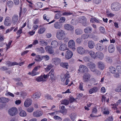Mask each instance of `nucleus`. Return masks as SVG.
<instances>
[{
  "mask_svg": "<svg viewBox=\"0 0 121 121\" xmlns=\"http://www.w3.org/2000/svg\"><path fill=\"white\" fill-rule=\"evenodd\" d=\"M87 66L90 69L91 71L95 74H99L100 71L95 68L96 65L95 64L92 62L88 63L87 64Z\"/></svg>",
  "mask_w": 121,
  "mask_h": 121,
  "instance_id": "obj_1",
  "label": "nucleus"
},
{
  "mask_svg": "<svg viewBox=\"0 0 121 121\" xmlns=\"http://www.w3.org/2000/svg\"><path fill=\"white\" fill-rule=\"evenodd\" d=\"M57 38L59 39L62 40L65 39V36L64 31L61 29L57 30L56 34Z\"/></svg>",
  "mask_w": 121,
  "mask_h": 121,
  "instance_id": "obj_2",
  "label": "nucleus"
},
{
  "mask_svg": "<svg viewBox=\"0 0 121 121\" xmlns=\"http://www.w3.org/2000/svg\"><path fill=\"white\" fill-rule=\"evenodd\" d=\"M121 7V5L117 2L113 3L111 4V6L112 10L115 11L119 10Z\"/></svg>",
  "mask_w": 121,
  "mask_h": 121,
  "instance_id": "obj_3",
  "label": "nucleus"
},
{
  "mask_svg": "<svg viewBox=\"0 0 121 121\" xmlns=\"http://www.w3.org/2000/svg\"><path fill=\"white\" fill-rule=\"evenodd\" d=\"M17 112V109L15 107H12L8 110L9 114L12 116H14L16 115Z\"/></svg>",
  "mask_w": 121,
  "mask_h": 121,
  "instance_id": "obj_4",
  "label": "nucleus"
},
{
  "mask_svg": "<svg viewBox=\"0 0 121 121\" xmlns=\"http://www.w3.org/2000/svg\"><path fill=\"white\" fill-rule=\"evenodd\" d=\"M68 46L70 48L74 50L75 49L74 48L75 43L74 41L73 40H70L68 43Z\"/></svg>",
  "mask_w": 121,
  "mask_h": 121,
  "instance_id": "obj_5",
  "label": "nucleus"
},
{
  "mask_svg": "<svg viewBox=\"0 0 121 121\" xmlns=\"http://www.w3.org/2000/svg\"><path fill=\"white\" fill-rule=\"evenodd\" d=\"M79 71L81 72H89V70L86 66L83 65H81L79 67Z\"/></svg>",
  "mask_w": 121,
  "mask_h": 121,
  "instance_id": "obj_6",
  "label": "nucleus"
},
{
  "mask_svg": "<svg viewBox=\"0 0 121 121\" xmlns=\"http://www.w3.org/2000/svg\"><path fill=\"white\" fill-rule=\"evenodd\" d=\"M91 75L89 73H85L83 76L82 79L84 82H87L88 81Z\"/></svg>",
  "mask_w": 121,
  "mask_h": 121,
  "instance_id": "obj_7",
  "label": "nucleus"
},
{
  "mask_svg": "<svg viewBox=\"0 0 121 121\" xmlns=\"http://www.w3.org/2000/svg\"><path fill=\"white\" fill-rule=\"evenodd\" d=\"M73 55V52L70 50H68L65 53V57L66 59H69L71 58Z\"/></svg>",
  "mask_w": 121,
  "mask_h": 121,
  "instance_id": "obj_8",
  "label": "nucleus"
},
{
  "mask_svg": "<svg viewBox=\"0 0 121 121\" xmlns=\"http://www.w3.org/2000/svg\"><path fill=\"white\" fill-rule=\"evenodd\" d=\"M40 67L39 65L36 66L35 68L31 72H29L28 73V74L31 75L32 76H35L38 74L36 72L37 71L38 69H39Z\"/></svg>",
  "mask_w": 121,
  "mask_h": 121,
  "instance_id": "obj_9",
  "label": "nucleus"
},
{
  "mask_svg": "<svg viewBox=\"0 0 121 121\" xmlns=\"http://www.w3.org/2000/svg\"><path fill=\"white\" fill-rule=\"evenodd\" d=\"M61 60L59 58L55 57L52 59V64L56 65H58L60 63Z\"/></svg>",
  "mask_w": 121,
  "mask_h": 121,
  "instance_id": "obj_10",
  "label": "nucleus"
},
{
  "mask_svg": "<svg viewBox=\"0 0 121 121\" xmlns=\"http://www.w3.org/2000/svg\"><path fill=\"white\" fill-rule=\"evenodd\" d=\"M77 51L78 54L81 55L84 54L85 52L84 48L81 46H79L77 47Z\"/></svg>",
  "mask_w": 121,
  "mask_h": 121,
  "instance_id": "obj_11",
  "label": "nucleus"
},
{
  "mask_svg": "<svg viewBox=\"0 0 121 121\" xmlns=\"http://www.w3.org/2000/svg\"><path fill=\"white\" fill-rule=\"evenodd\" d=\"M43 113L41 111H37L33 112V115L35 117H39L41 116Z\"/></svg>",
  "mask_w": 121,
  "mask_h": 121,
  "instance_id": "obj_12",
  "label": "nucleus"
},
{
  "mask_svg": "<svg viewBox=\"0 0 121 121\" xmlns=\"http://www.w3.org/2000/svg\"><path fill=\"white\" fill-rule=\"evenodd\" d=\"M45 49L49 53L52 54L54 52L52 48L49 46H47L45 47Z\"/></svg>",
  "mask_w": 121,
  "mask_h": 121,
  "instance_id": "obj_13",
  "label": "nucleus"
},
{
  "mask_svg": "<svg viewBox=\"0 0 121 121\" xmlns=\"http://www.w3.org/2000/svg\"><path fill=\"white\" fill-rule=\"evenodd\" d=\"M32 103L31 100L30 99H26L24 103V105L25 107H27L30 105Z\"/></svg>",
  "mask_w": 121,
  "mask_h": 121,
  "instance_id": "obj_14",
  "label": "nucleus"
},
{
  "mask_svg": "<svg viewBox=\"0 0 121 121\" xmlns=\"http://www.w3.org/2000/svg\"><path fill=\"white\" fill-rule=\"evenodd\" d=\"M98 68L101 70H103L104 69L105 65L104 63L101 61H99L98 63Z\"/></svg>",
  "mask_w": 121,
  "mask_h": 121,
  "instance_id": "obj_15",
  "label": "nucleus"
},
{
  "mask_svg": "<svg viewBox=\"0 0 121 121\" xmlns=\"http://www.w3.org/2000/svg\"><path fill=\"white\" fill-rule=\"evenodd\" d=\"M92 27L90 26H88L86 27L84 29V31L86 34L91 33L92 31Z\"/></svg>",
  "mask_w": 121,
  "mask_h": 121,
  "instance_id": "obj_16",
  "label": "nucleus"
},
{
  "mask_svg": "<svg viewBox=\"0 0 121 121\" xmlns=\"http://www.w3.org/2000/svg\"><path fill=\"white\" fill-rule=\"evenodd\" d=\"M81 22H80V23L82 22L83 23V25L84 26H87L86 24V18L84 16H81L80 18Z\"/></svg>",
  "mask_w": 121,
  "mask_h": 121,
  "instance_id": "obj_17",
  "label": "nucleus"
},
{
  "mask_svg": "<svg viewBox=\"0 0 121 121\" xmlns=\"http://www.w3.org/2000/svg\"><path fill=\"white\" fill-rule=\"evenodd\" d=\"M96 49L99 51L103 50L104 48V46L100 43H98L95 46Z\"/></svg>",
  "mask_w": 121,
  "mask_h": 121,
  "instance_id": "obj_18",
  "label": "nucleus"
},
{
  "mask_svg": "<svg viewBox=\"0 0 121 121\" xmlns=\"http://www.w3.org/2000/svg\"><path fill=\"white\" fill-rule=\"evenodd\" d=\"M64 27L65 29L67 30H72L73 29V26L69 24H66L64 25Z\"/></svg>",
  "mask_w": 121,
  "mask_h": 121,
  "instance_id": "obj_19",
  "label": "nucleus"
},
{
  "mask_svg": "<svg viewBox=\"0 0 121 121\" xmlns=\"http://www.w3.org/2000/svg\"><path fill=\"white\" fill-rule=\"evenodd\" d=\"M18 18V16L17 15H14L13 16L12 20L13 24L15 25L17 23Z\"/></svg>",
  "mask_w": 121,
  "mask_h": 121,
  "instance_id": "obj_20",
  "label": "nucleus"
},
{
  "mask_svg": "<svg viewBox=\"0 0 121 121\" xmlns=\"http://www.w3.org/2000/svg\"><path fill=\"white\" fill-rule=\"evenodd\" d=\"M88 46L90 49L93 48L95 46V44L94 42L92 41H89L88 43Z\"/></svg>",
  "mask_w": 121,
  "mask_h": 121,
  "instance_id": "obj_21",
  "label": "nucleus"
},
{
  "mask_svg": "<svg viewBox=\"0 0 121 121\" xmlns=\"http://www.w3.org/2000/svg\"><path fill=\"white\" fill-rule=\"evenodd\" d=\"M104 54L101 52H99L96 53V58L97 57L100 59H102L104 57Z\"/></svg>",
  "mask_w": 121,
  "mask_h": 121,
  "instance_id": "obj_22",
  "label": "nucleus"
},
{
  "mask_svg": "<svg viewBox=\"0 0 121 121\" xmlns=\"http://www.w3.org/2000/svg\"><path fill=\"white\" fill-rule=\"evenodd\" d=\"M10 19L9 17H7L5 19L4 22V25L7 26L10 25Z\"/></svg>",
  "mask_w": 121,
  "mask_h": 121,
  "instance_id": "obj_23",
  "label": "nucleus"
},
{
  "mask_svg": "<svg viewBox=\"0 0 121 121\" xmlns=\"http://www.w3.org/2000/svg\"><path fill=\"white\" fill-rule=\"evenodd\" d=\"M108 50L110 53L113 52L115 50V48L113 45L112 44L110 45L108 47Z\"/></svg>",
  "mask_w": 121,
  "mask_h": 121,
  "instance_id": "obj_24",
  "label": "nucleus"
},
{
  "mask_svg": "<svg viewBox=\"0 0 121 121\" xmlns=\"http://www.w3.org/2000/svg\"><path fill=\"white\" fill-rule=\"evenodd\" d=\"M97 111V110L96 108H93L92 109V113L91 114L90 116L91 117H98L99 116H95L94 115V114H96Z\"/></svg>",
  "mask_w": 121,
  "mask_h": 121,
  "instance_id": "obj_25",
  "label": "nucleus"
},
{
  "mask_svg": "<svg viewBox=\"0 0 121 121\" xmlns=\"http://www.w3.org/2000/svg\"><path fill=\"white\" fill-rule=\"evenodd\" d=\"M41 94L40 92H37L32 95V98L34 99H38L40 97Z\"/></svg>",
  "mask_w": 121,
  "mask_h": 121,
  "instance_id": "obj_26",
  "label": "nucleus"
},
{
  "mask_svg": "<svg viewBox=\"0 0 121 121\" xmlns=\"http://www.w3.org/2000/svg\"><path fill=\"white\" fill-rule=\"evenodd\" d=\"M70 77V76L69 74L66 73L64 75L63 78H62V77H61V81L62 82H64L65 79H68Z\"/></svg>",
  "mask_w": 121,
  "mask_h": 121,
  "instance_id": "obj_27",
  "label": "nucleus"
},
{
  "mask_svg": "<svg viewBox=\"0 0 121 121\" xmlns=\"http://www.w3.org/2000/svg\"><path fill=\"white\" fill-rule=\"evenodd\" d=\"M60 65L61 67L66 69L68 68L69 66L68 63L67 62L60 63Z\"/></svg>",
  "mask_w": 121,
  "mask_h": 121,
  "instance_id": "obj_28",
  "label": "nucleus"
},
{
  "mask_svg": "<svg viewBox=\"0 0 121 121\" xmlns=\"http://www.w3.org/2000/svg\"><path fill=\"white\" fill-rule=\"evenodd\" d=\"M9 99L4 97H2L0 98V102L1 103H6L8 102Z\"/></svg>",
  "mask_w": 121,
  "mask_h": 121,
  "instance_id": "obj_29",
  "label": "nucleus"
},
{
  "mask_svg": "<svg viewBox=\"0 0 121 121\" xmlns=\"http://www.w3.org/2000/svg\"><path fill=\"white\" fill-rule=\"evenodd\" d=\"M88 53L92 58L95 59L96 58V54L92 51H91L88 52Z\"/></svg>",
  "mask_w": 121,
  "mask_h": 121,
  "instance_id": "obj_30",
  "label": "nucleus"
},
{
  "mask_svg": "<svg viewBox=\"0 0 121 121\" xmlns=\"http://www.w3.org/2000/svg\"><path fill=\"white\" fill-rule=\"evenodd\" d=\"M109 69L110 72L112 74L115 73L116 71L115 68L112 66L110 67L109 68Z\"/></svg>",
  "mask_w": 121,
  "mask_h": 121,
  "instance_id": "obj_31",
  "label": "nucleus"
},
{
  "mask_svg": "<svg viewBox=\"0 0 121 121\" xmlns=\"http://www.w3.org/2000/svg\"><path fill=\"white\" fill-rule=\"evenodd\" d=\"M59 49L61 51H64L65 50H67L66 45L64 44H62L60 46Z\"/></svg>",
  "mask_w": 121,
  "mask_h": 121,
  "instance_id": "obj_32",
  "label": "nucleus"
},
{
  "mask_svg": "<svg viewBox=\"0 0 121 121\" xmlns=\"http://www.w3.org/2000/svg\"><path fill=\"white\" fill-rule=\"evenodd\" d=\"M58 44V43L56 41H53L51 43V47L53 48H55L57 46Z\"/></svg>",
  "mask_w": 121,
  "mask_h": 121,
  "instance_id": "obj_33",
  "label": "nucleus"
},
{
  "mask_svg": "<svg viewBox=\"0 0 121 121\" xmlns=\"http://www.w3.org/2000/svg\"><path fill=\"white\" fill-rule=\"evenodd\" d=\"M61 104H64L67 105L69 104V101L66 99H62L60 101Z\"/></svg>",
  "mask_w": 121,
  "mask_h": 121,
  "instance_id": "obj_34",
  "label": "nucleus"
},
{
  "mask_svg": "<svg viewBox=\"0 0 121 121\" xmlns=\"http://www.w3.org/2000/svg\"><path fill=\"white\" fill-rule=\"evenodd\" d=\"M39 43L42 46H46L48 44L46 41L43 40H40L39 41Z\"/></svg>",
  "mask_w": 121,
  "mask_h": 121,
  "instance_id": "obj_35",
  "label": "nucleus"
},
{
  "mask_svg": "<svg viewBox=\"0 0 121 121\" xmlns=\"http://www.w3.org/2000/svg\"><path fill=\"white\" fill-rule=\"evenodd\" d=\"M76 116V114L74 113H72L70 115V117L72 121H74L75 120Z\"/></svg>",
  "mask_w": 121,
  "mask_h": 121,
  "instance_id": "obj_36",
  "label": "nucleus"
},
{
  "mask_svg": "<svg viewBox=\"0 0 121 121\" xmlns=\"http://www.w3.org/2000/svg\"><path fill=\"white\" fill-rule=\"evenodd\" d=\"M42 59V56L41 57L39 55H37L36 56L35 60L38 62H39L41 61Z\"/></svg>",
  "mask_w": 121,
  "mask_h": 121,
  "instance_id": "obj_37",
  "label": "nucleus"
},
{
  "mask_svg": "<svg viewBox=\"0 0 121 121\" xmlns=\"http://www.w3.org/2000/svg\"><path fill=\"white\" fill-rule=\"evenodd\" d=\"M45 30L46 29L45 27H41L38 30V33L39 34H42L44 33Z\"/></svg>",
  "mask_w": 121,
  "mask_h": 121,
  "instance_id": "obj_38",
  "label": "nucleus"
},
{
  "mask_svg": "<svg viewBox=\"0 0 121 121\" xmlns=\"http://www.w3.org/2000/svg\"><path fill=\"white\" fill-rule=\"evenodd\" d=\"M82 32V30L79 29H77L75 30V34L77 35H79L81 34Z\"/></svg>",
  "mask_w": 121,
  "mask_h": 121,
  "instance_id": "obj_39",
  "label": "nucleus"
},
{
  "mask_svg": "<svg viewBox=\"0 0 121 121\" xmlns=\"http://www.w3.org/2000/svg\"><path fill=\"white\" fill-rule=\"evenodd\" d=\"M48 74H50V78L52 79L54 77V70L53 69H51V71L49 72Z\"/></svg>",
  "mask_w": 121,
  "mask_h": 121,
  "instance_id": "obj_40",
  "label": "nucleus"
},
{
  "mask_svg": "<svg viewBox=\"0 0 121 121\" xmlns=\"http://www.w3.org/2000/svg\"><path fill=\"white\" fill-rule=\"evenodd\" d=\"M89 36L88 34H85L82 35L81 36L82 39H87Z\"/></svg>",
  "mask_w": 121,
  "mask_h": 121,
  "instance_id": "obj_41",
  "label": "nucleus"
},
{
  "mask_svg": "<svg viewBox=\"0 0 121 121\" xmlns=\"http://www.w3.org/2000/svg\"><path fill=\"white\" fill-rule=\"evenodd\" d=\"M13 2L12 1L10 0L7 2V5L8 7L11 8L13 6Z\"/></svg>",
  "mask_w": 121,
  "mask_h": 121,
  "instance_id": "obj_42",
  "label": "nucleus"
},
{
  "mask_svg": "<svg viewBox=\"0 0 121 121\" xmlns=\"http://www.w3.org/2000/svg\"><path fill=\"white\" fill-rule=\"evenodd\" d=\"M54 27L56 29H60L61 28V26L58 22H56L54 24Z\"/></svg>",
  "mask_w": 121,
  "mask_h": 121,
  "instance_id": "obj_43",
  "label": "nucleus"
},
{
  "mask_svg": "<svg viewBox=\"0 0 121 121\" xmlns=\"http://www.w3.org/2000/svg\"><path fill=\"white\" fill-rule=\"evenodd\" d=\"M36 80L37 82H41L42 81H45V80L43 79V76L41 75L38 77L36 78Z\"/></svg>",
  "mask_w": 121,
  "mask_h": 121,
  "instance_id": "obj_44",
  "label": "nucleus"
},
{
  "mask_svg": "<svg viewBox=\"0 0 121 121\" xmlns=\"http://www.w3.org/2000/svg\"><path fill=\"white\" fill-rule=\"evenodd\" d=\"M20 116L22 117H25L26 116V113L24 110L21 111L19 114Z\"/></svg>",
  "mask_w": 121,
  "mask_h": 121,
  "instance_id": "obj_45",
  "label": "nucleus"
},
{
  "mask_svg": "<svg viewBox=\"0 0 121 121\" xmlns=\"http://www.w3.org/2000/svg\"><path fill=\"white\" fill-rule=\"evenodd\" d=\"M60 111L61 112L63 113L65 112V106L64 105H60Z\"/></svg>",
  "mask_w": 121,
  "mask_h": 121,
  "instance_id": "obj_46",
  "label": "nucleus"
},
{
  "mask_svg": "<svg viewBox=\"0 0 121 121\" xmlns=\"http://www.w3.org/2000/svg\"><path fill=\"white\" fill-rule=\"evenodd\" d=\"M115 91L117 92H121V85H119L115 89Z\"/></svg>",
  "mask_w": 121,
  "mask_h": 121,
  "instance_id": "obj_47",
  "label": "nucleus"
},
{
  "mask_svg": "<svg viewBox=\"0 0 121 121\" xmlns=\"http://www.w3.org/2000/svg\"><path fill=\"white\" fill-rule=\"evenodd\" d=\"M106 60L108 63H110L112 61V59L111 57L107 56L106 58Z\"/></svg>",
  "mask_w": 121,
  "mask_h": 121,
  "instance_id": "obj_48",
  "label": "nucleus"
},
{
  "mask_svg": "<svg viewBox=\"0 0 121 121\" xmlns=\"http://www.w3.org/2000/svg\"><path fill=\"white\" fill-rule=\"evenodd\" d=\"M34 110L33 108L30 107L27 109V111L31 113L33 112Z\"/></svg>",
  "mask_w": 121,
  "mask_h": 121,
  "instance_id": "obj_49",
  "label": "nucleus"
},
{
  "mask_svg": "<svg viewBox=\"0 0 121 121\" xmlns=\"http://www.w3.org/2000/svg\"><path fill=\"white\" fill-rule=\"evenodd\" d=\"M43 4L41 2H38L37 4L36 7L39 8L42 7Z\"/></svg>",
  "mask_w": 121,
  "mask_h": 121,
  "instance_id": "obj_50",
  "label": "nucleus"
},
{
  "mask_svg": "<svg viewBox=\"0 0 121 121\" xmlns=\"http://www.w3.org/2000/svg\"><path fill=\"white\" fill-rule=\"evenodd\" d=\"M65 18L64 17H62L60 18L59 20V21L60 23L63 22L65 21Z\"/></svg>",
  "mask_w": 121,
  "mask_h": 121,
  "instance_id": "obj_51",
  "label": "nucleus"
},
{
  "mask_svg": "<svg viewBox=\"0 0 121 121\" xmlns=\"http://www.w3.org/2000/svg\"><path fill=\"white\" fill-rule=\"evenodd\" d=\"M45 98L46 99H48L52 100L53 99V98L51 95H49L48 94L46 95H45Z\"/></svg>",
  "mask_w": 121,
  "mask_h": 121,
  "instance_id": "obj_52",
  "label": "nucleus"
},
{
  "mask_svg": "<svg viewBox=\"0 0 121 121\" xmlns=\"http://www.w3.org/2000/svg\"><path fill=\"white\" fill-rule=\"evenodd\" d=\"M76 41V42L78 44H80L82 41V39L80 38L77 39Z\"/></svg>",
  "mask_w": 121,
  "mask_h": 121,
  "instance_id": "obj_53",
  "label": "nucleus"
},
{
  "mask_svg": "<svg viewBox=\"0 0 121 121\" xmlns=\"http://www.w3.org/2000/svg\"><path fill=\"white\" fill-rule=\"evenodd\" d=\"M116 68L118 72L120 73H121V66H117Z\"/></svg>",
  "mask_w": 121,
  "mask_h": 121,
  "instance_id": "obj_54",
  "label": "nucleus"
},
{
  "mask_svg": "<svg viewBox=\"0 0 121 121\" xmlns=\"http://www.w3.org/2000/svg\"><path fill=\"white\" fill-rule=\"evenodd\" d=\"M42 57L43 58L46 60H48L49 59V56L46 55L45 56H42Z\"/></svg>",
  "mask_w": 121,
  "mask_h": 121,
  "instance_id": "obj_55",
  "label": "nucleus"
},
{
  "mask_svg": "<svg viewBox=\"0 0 121 121\" xmlns=\"http://www.w3.org/2000/svg\"><path fill=\"white\" fill-rule=\"evenodd\" d=\"M54 118L55 120H58L59 121H61L62 120V119L58 116H54Z\"/></svg>",
  "mask_w": 121,
  "mask_h": 121,
  "instance_id": "obj_56",
  "label": "nucleus"
},
{
  "mask_svg": "<svg viewBox=\"0 0 121 121\" xmlns=\"http://www.w3.org/2000/svg\"><path fill=\"white\" fill-rule=\"evenodd\" d=\"M114 74L113 76L115 78H120V75L117 72Z\"/></svg>",
  "mask_w": 121,
  "mask_h": 121,
  "instance_id": "obj_57",
  "label": "nucleus"
},
{
  "mask_svg": "<svg viewBox=\"0 0 121 121\" xmlns=\"http://www.w3.org/2000/svg\"><path fill=\"white\" fill-rule=\"evenodd\" d=\"M103 113L104 114L107 115L109 113V112L108 109L104 108L103 111Z\"/></svg>",
  "mask_w": 121,
  "mask_h": 121,
  "instance_id": "obj_58",
  "label": "nucleus"
},
{
  "mask_svg": "<svg viewBox=\"0 0 121 121\" xmlns=\"http://www.w3.org/2000/svg\"><path fill=\"white\" fill-rule=\"evenodd\" d=\"M53 67V65L52 64H49L48 65L46 69L48 70H49L51 68Z\"/></svg>",
  "mask_w": 121,
  "mask_h": 121,
  "instance_id": "obj_59",
  "label": "nucleus"
},
{
  "mask_svg": "<svg viewBox=\"0 0 121 121\" xmlns=\"http://www.w3.org/2000/svg\"><path fill=\"white\" fill-rule=\"evenodd\" d=\"M79 88L80 90H81L83 91L84 90L83 89V83H81L79 85Z\"/></svg>",
  "mask_w": 121,
  "mask_h": 121,
  "instance_id": "obj_60",
  "label": "nucleus"
},
{
  "mask_svg": "<svg viewBox=\"0 0 121 121\" xmlns=\"http://www.w3.org/2000/svg\"><path fill=\"white\" fill-rule=\"evenodd\" d=\"M12 42V41H10L8 43V44H6V46H7V50H8L10 48V46L11 45Z\"/></svg>",
  "mask_w": 121,
  "mask_h": 121,
  "instance_id": "obj_61",
  "label": "nucleus"
},
{
  "mask_svg": "<svg viewBox=\"0 0 121 121\" xmlns=\"http://www.w3.org/2000/svg\"><path fill=\"white\" fill-rule=\"evenodd\" d=\"M108 13L107 14V16L108 17H112L114 16V14H113L112 13Z\"/></svg>",
  "mask_w": 121,
  "mask_h": 121,
  "instance_id": "obj_62",
  "label": "nucleus"
},
{
  "mask_svg": "<svg viewBox=\"0 0 121 121\" xmlns=\"http://www.w3.org/2000/svg\"><path fill=\"white\" fill-rule=\"evenodd\" d=\"M72 14V13L68 12H65L63 13H62V15H66L68 16L71 15Z\"/></svg>",
  "mask_w": 121,
  "mask_h": 121,
  "instance_id": "obj_63",
  "label": "nucleus"
},
{
  "mask_svg": "<svg viewBox=\"0 0 121 121\" xmlns=\"http://www.w3.org/2000/svg\"><path fill=\"white\" fill-rule=\"evenodd\" d=\"M99 29L101 32L104 33L105 32V29L103 27L100 26L99 27Z\"/></svg>",
  "mask_w": 121,
  "mask_h": 121,
  "instance_id": "obj_64",
  "label": "nucleus"
}]
</instances>
